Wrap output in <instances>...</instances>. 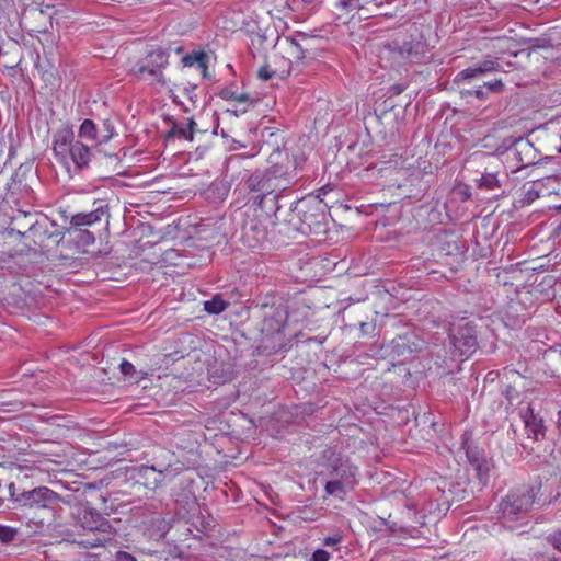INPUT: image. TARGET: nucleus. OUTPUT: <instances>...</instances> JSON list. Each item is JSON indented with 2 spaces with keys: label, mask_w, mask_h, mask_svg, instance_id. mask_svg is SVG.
I'll return each mask as SVG.
<instances>
[{
  "label": "nucleus",
  "mask_w": 561,
  "mask_h": 561,
  "mask_svg": "<svg viewBox=\"0 0 561 561\" xmlns=\"http://www.w3.org/2000/svg\"><path fill=\"white\" fill-rule=\"evenodd\" d=\"M72 518L76 526L83 530L96 534L94 538L81 539L77 543L83 548H98L106 542L105 536L113 535L114 529L110 520H107L96 508L88 504H80L75 507Z\"/></svg>",
  "instance_id": "obj_3"
},
{
  "label": "nucleus",
  "mask_w": 561,
  "mask_h": 561,
  "mask_svg": "<svg viewBox=\"0 0 561 561\" xmlns=\"http://www.w3.org/2000/svg\"><path fill=\"white\" fill-rule=\"evenodd\" d=\"M81 232V240L84 244H93L95 241V238L92 232L85 229L79 230Z\"/></svg>",
  "instance_id": "obj_36"
},
{
  "label": "nucleus",
  "mask_w": 561,
  "mask_h": 561,
  "mask_svg": "<svg viewBox=\"0 0 561 561\" xmlns=\"http://www.w3.org/2000/svg\"><path fill=\"white\" fill-rule=\"evenodd\" d=\"M274 75H275V71L268 65H263L262 67H260L259 71H257L259 78L264 81L272 79L274 77Z\"/></svg>",
  "instance_id": "obj_32"
},
{
  "label": "nucleus",
  "mask_w": 561,
  "mask_h": 561,
  "mask_svg": "<svg viewBox=\"0 0 561 561\" xmlns=\"http://www.w3.org/2000/svg\"><path fill=\"white\" fill-rule=\"evenodd\" d=\"M427 53L428 45L421 34L401 45L397 42L387 44L381 51L382 55L393 59L397 65L422 62L426 59Z\"/></svg>",
  "instance_id": "obj_4"
},
{
  "label": "nucleus",
  "mask_w": 561,
  "mask_h": 561,
  "mask_svg": "<svg viewBox=\"0 0 561 561\" xmlns=\"http://www.w3.org/2000/svg\"><path fill=\"white\" fill-rule=\"evenodd\" d=\"M184 95L187 98V100L191 103V107L190 106H185L184 111L185 112H190L192 108H196L197 102H198V98H197V94H196V85L185 87L184 88Z\"/></svg>",
  "instance_id": "obj_29"
},
{
  "label": "nucleus",
  "mask_w": 561,
  "mask_h": 561,
  "mask_svg": "<svg viewBox=\"0 0 561 561\" xmlns=\"http://www.w3.org/2000/svg\"><path fill=\"white\" fill-rule=\"evenodd\" d=\"M274 194H279L286 191L291 182L289 178L288 168L283 164L275 163L264 171Z\"/></svg>",
  "instance_id": "obj_13"
},
{
  "label": "nucleus",
  "mask_w": 561,
  "mask_h": 561,
  "mask_svg": "<svg viewBox=\"0 0 561 561\" xmlns=\"http://www.w3.org/2000/svg\"><path fill=\"white\" fill-rule=\"evenodd\" d=\"M324 30H314L312 33L297 32L294 36L287 37L286 41L289 43L290 55L298 60H302L307 57L311 49L310 42L317 38H324L329 32Z\"/></svg>",
  "instance_id": "obj_12"
},
{
  "label": "nucleus",
  "mask_w": 561,
  "mask_h": 561,
  "mask_svg": "<svg viewBox=\"0 0 561 561\" xmlns=\"http://www.w3.org/2000/svg\"><path fill=\"white\" fill-rule=\"evenodd\" d=\"M119 369L124 376L130 377L135 382H139L144 378L142 373H138L135 366L126 359L122 360Z\"/></svg>",
  "instance_id": "obj_27"
},
{
  "label": "nucleus",
  "mask_w": 561,
  "mask_h": 561,
  "mask_svg": "<svg viewBox=\"0 0 561 561\" xmlns=\"http://www.w3.org/2000/svg\"><path fill=\"white\" fill-rule=\"evenodd\" d=\"M367 0H337L335 8L344 13H354L364 9Z\"/></svg>",
  "instance_id": "obj_24"
},
{
  "label": "nucleus",
  "mask_w": 561,
  "mask_h": 561,
  "mask_svg": "<svg viewBox=\"0 0 561 561\" xmlns=\"http://www.w3.org/2000/svg\"><path fill=\"white\" fill-rule=\"evenodd\" d=\"M548 542L551 543L556 549L561 548V530L554 531L547 538Z\"/></svg>",
  "instance_id": "obj_33"
},
{
  "label": "nucleus",
  "mask_w": 561,
  "mask_h": 561,
  "mask_svg": "<svg viewBox=\"0 0 561 561\" xmlns=\"http://www.w3.org/2000/svg\"><path fill=\"white\" fill-rule=\"evenodd\" d=\"M229 307L221 294H216L210 300L204 302V310L209 314H220Z\"/></svg>",
  "instance_id": "obj_22"
},
{
  "label": "nucleus",
  "mask_w": 561,
  "mask_h": 561,
  "mask_svg": "<svg viewBox=\"0 0 561 561\" xmlns=\"http://www.w3.org/2000/svg\"><path fill=\"white\" fill-rule=\"evenodd\" d=\"M115 561H136V558L127 551H117Z\"/></svg>",
  "instance_id": "obj_38"
},
{
  "label": "nucleus",
  "mask_w": 561,
  "mask_h": 561,
  "mask_svg": "<svg viewBox=\"0 0 561 561\" xmlns=\"http://www.w3.org/2000/svg\"><path fill=\"white\" fill-rule=\"evenodd\" d=\"M79 137L87 140H98L96 125L92 119H84L79 127Z\"/></svg>",
  "instance_id": "obj_26"
},
{
  "label": "nucleus",
  "mask_w": 561,
  "mask_h": 561,
  "mask_svg": "<svg viewBox=\"0 0 561 561\" xmlns=\"http://www.w3.org/2000/svg\"><path fill=\"white\" fill-rule=\"evenodd\" d=\"M505 66L511 67V61H504L500 57H486L479 64L459 71L455 77V83L465 84L494 71H506Z\"/></svg>",
  "instance_id": "obj_10"
},
{
  "label": "nucleus",
  "mask_w": 561,
  "mask_h": 561,
  "mask_svg": "<svg viewBox=\"0 0 561 561\" xmlns=\"http://www.w3.org/2000/svg\"><path fill=\"white\" fill-rule=\"evenodd\" d=\"M477 186L481 190L493 191L501 187V181L497 178V172L485 171L481 178L477 180Z\"/></svg>",
  "instance_id": "obj_21"
},
{
  "label": "nucleus",
  "mask_w": 561,
  "mask_h": 561,
  "mask_svg": "<svg viewBox=\"0 0 561 561\" xmlns=\"http://www.w3.org/2000/svg\"><path fill=\"white\" fill-rule=\"evenodd\" d=\"M196 126L195 121L191 118H186L184 122L173 123V126L170 130L171 136H176L181 139L193 140V133Z\"/></svg>",
  "instance_id": "obj_19"
},
{
  "label": "nucleus",
  "mask_w": 561,
  "mask_h": 561,
  "mask_svg": "<svg viewBox=\"0 0 561 561\" xmlns=\"http://www.w3.org/2000/svg\"><path fill=\"white\" fill-rule=\"evenodd\" d=\"M245 187L251 192H260L261 195L256 198L259 207L267 214H273L277 220L279 219V194L273 193V187H271L264 171H255L250 174L245 180Z\"/></svg>",
  "instance_id": "obj_5"
},
{
  "label": "nucleus",
  "mask_w": 561,
  "mask_h": 561,
  "mask_svg": "<svg viewBox=\"0 0 561 561\" xmlns=\"http://www.w3.org/2000/svg\"><path fill=\"white\" fill-rule=\"evenodd\" d=\"M473 91H474V89H467V90L463 89V90L460 91V94H461L462 98L469 99L471 96H474V92Z\"/></svg>",
  "instance_id": "obj_40"
},
{
  "label": "nucleus",
  "mask_w": 561,
  "mask_h": 561,
  "mask_svg": "<svg viewBox=\"0 0 561 561\" xmlns=\"http://www.w3.org/2000/svg\"><path fill=\"white\" fill-rule=\"evenodd\" d=\"M24 495L32 505L37 506H45L46 503H50L54 500L57 502L59 500V495L56 492L45 486L36 488Z\"/></svg>",
  "instance_id": "obj_18"
},
{
  "label": "nucleus",
  "mask_w": 561,
  "mask_h": 561,
  "mask_svg": "<svg viewBox=\"0 0 561 561\" xmlns=\"http://www.w3.org/2000/svg\"><path fill=\"white\" fill-rule=\"evenodd\" d=\"M37 230H38L37 222H33V224H31L27 231H24V232L16 231V234H19L20 237H27L28 234L35 233Z\"/></svg>",
  "instance_id": "obj_39"
},
{
  "label": "nucleus",
  "mask_w": 561,
  "mask_h": 561,
  "mask_svg": "<svg viewBox=\"0 0 561 561\" xmlns=\"http://www.w3.org/2000/svg\"><path fill=\"white\" fill-rule=\"evenodd\" d=\"M522 419L525 425V430L527 432V436L533 438L534 440H538L540 437L545 435V426L543 420L539 415L534 413L531 407H527L526 410H523Z\"/></svg>",
  "instance_id": "obj_15"
},
{
  "label": "nucleus",
  "mask_w": 561,
  "mask_h": 561,
  "mask_svg": "<svg viewBox=\"0 0 561 561\" xmlns=\"http://www.w3.org/2000/svg\"><path fill=\"white\" fill-rule=\"evenodd\" d=\"M322 1L323 0H300L304 8H307L311 11L317 10L321 5Z\"/></svg>",
  "instance_id": "obj_35"
},
{
  "label": "nucleus",
  "mask_w": 561,
  "mask_h": 561,
  "mask_svg": "<svg viewBox=\"0 0 561 561\" xmlns=\"http://www.w3.org/2000/svg\"><path fill=\"white\" fill-rule=\"evenodd\" d=\"M329 553L323 549H317L311 557V561H328Z\"/></svg>",
  "instance_id": "obj_34"
},
{
  "label": "nucleus",
  "mask_w": 561,
  "mask_h": 561,
  "mask_svg": "<svg viewBox=\"0 0 561 561\" xmlns=\"http://www.w3.org/2000/svg\"><path fill=\"white\" fill-rule=\"evenodd\" d=\"M218 96L226 101H236L239 103H245L249 101V94L244 92H238L233 87H225L218 92Z\"/></svg>",
  "instance_id": "obj_25"
},
{
  "label": "nucleus",
  "mask_w": 561,
  "mask_h": 561,
  "mask_svg": "<svg viewBox=\"0 0 561 561\" xmlns=\"http://www.w3.org/2000/svg\"><path fill=\"white\" fill-rule=\"evenodd\" d=\"M557 424L558 427L561 430V410L557 414Z\"/></svg>",
  "instance_id": "obj_42"
},
{
  "label": "nucleus",
  "mask_w": 561,
  "mask_h": 561,
  "mask_svg": "<svg viewBox=\"0 0 561 561\" xmlns=\"http://www.w3.org/2000/svg\"><path fill=\"white\" fill-rule=\"evenodd\" d=\"M536 491L534 488H520L511 491L501 502L500 510L503 517L514 520L527 514L534 506Z\"/></svg>",
  "instance_id": "obj_6"
},
{
  "label": "nucleus",
  "mask_w": 561,
  "mask_h": 561,
  "mask_svg": "<svg viewBox=\"0 0 561 561\" xmlns=\"http://www.w3.org/2000/svg\"><path fill=\"white\" fill-rule=\"evenodd\" d=\"M104 216L108 217L107 208L103 205H99L95 209L89 213H78L73 215L71 217L70 225L71 228L81 230L84 226H92L100 222Z\"/></svg>",
  "instance_id": "obj_16"
},
{
  "label": "nucleus",
  "mask_w": 561,
  "mask_h": 561,
  "mask_svg": "<svg viewBox=\"0 0 561 561\" xmlns=\"http://www.w3.org/2000/svg\"><path fill=\"white\" fill-rule=\"evenodd\" d=\"M319 479L323 483V499L345 501L359 483V468L347 457L339 453L324 454Z\"/></svg>",
  "instance_id": "obj_1"
},
{
  "label": "nucleus",
  "mask_w": 561,
  "mask_h": 561,
  "mask_svg": "<svg viewBox=\"0 0 561 561\" xmlns=\"http://www.w3.org/2000/svg\"><path fill=\"white\" fill-rule=\"evenodd\" d=\"M514 45L513 41L511 38H496L493 43V48L497 49L502 54H508L511 56L517 57L518 51L512 50L511 46Z\"/></svg>",
  "instance_id": "obj_28"
},
{
  "label": "nucleus",
  "mask_w": 561,
  "mask_h": 561,
  "mask_svg": "<svg viewBox=\"0 0 561 561\" xmlns=\"http://www.w3.org/2000/svg\"><path fill=\"white\" fill-rule=\"evenodd\" d=\"M137 481L150 490H156L163 483V471L157 470L153 466H141L137 470Z\"/></svg>",
  "instance_id": "obj_17"
},
{
  "label": "nucleus",
  "mask_w": 561,
  "mask_h": 561,
  "mask_svg": "<svg viewBox=\"0 0 561 561\" xmlns=\"http://www.w3.org/2000/svg\"><path fill=\"white\" fill-rule=\"evenodd\" d=\"M53 152L68 172L88 168L92 156L90 147L75 138L73 129L69 125L62 126L54 134Z\"/></svg>",
  "instance_id": "obj_2"
},
{
  "label": "nucleus",
  "mask_w": 561,
  "mask_h": 561,
  "mask_svg": "<svg viewBox=\"0 0 561 561\" xmlns=\"http://www.w3.org/2000/svg\"><path fill=\"white\" fill-rule=\"evenodd\" d=\"M450 343L454 347L455 355L471 356L478 346L474 328L469 323L453 327L449 330Z\"/></svg>",
  "instance_id": "obj_9"
},
{
  "label": "nucleus",
  "mask_w": 561,
  "mask_h": 561,
  "mask_svg": "<svg viewBox=\"0 0 561 561\" xmlns=\"http://www.w3.org/2000/svg\"><path fill=\"white\" fill-rule=\"evenodd\" d=\"M169 55L162 48H154L139 62L135 73L139 79L151 84L164 85L163 68L168 65Z\"/></svg>",
  "instance_id": "obj_7"
},
{
  "label": "nucleus",
  "mask_w": 561,
  "mask_h": 561,
  "mask_svg": "<svg viewBox=\"0 0 561 561\" xmlns=\"http://www.w3.org/2000/svg\"><path fill=\"white\" fill-rule=\"evenodd\" d=\"M527 194H528L529 196H538V193H536V192H535V193H533V191H531V190H529V191L527 192Z\"/></svg>",
  "instance_id": "obj_44"
},
{
  "label": "nucleus",
  "mask_w": 561,
  "mask_h": 561,
  "mask_svg": "<svg viewBox=\"0 0 561 561\" xmlns=\"http://www.w3.org/2000/svg\"><path fill=\"white\" fill-rule=\"evenodd\" d=\"M103 128L104 134L102 135V138L99 140L100 144L107 142L115 135V127L110 121L104 122Z\"/></svg>",
  "instance_id": "obj_31"
},
{
  "label": "nucleus",
  "mask_w": 561,
  "mask_h": 561,
  "mask_svg": "<svg viewBox=\"0 0 561 561\" xmlns=\"http://www.w3.org/2000/svg\"><path fill=\"white\" fill-rule=\"evenodd\" d=\"M16 536V530L10 526L0 525V540L1 542H10Z\"/></svg>",
  "instance_id": "obj_30"
},
{
  "label": "nucleus",
  "mask_w": 561,
  "mask_h": 561,
  "mask_svg": "<svg viewBox=\"0 0 561 561\" xmlns=\"http://www.w3.org/2000/svg\"><path fill=\"white\" fill-rule=\"evenodd\" d=\"M527 194H528L529 196H538V193H536V192H535V193H533V191H531V190H529V191L527 192Z\"/></svg>",
  "instance_id": "obj_43"
},
{
  "label": "nucleus",
  "mask_w": 561,
  "mask_h": 561,
  "mask_svg": "<svg viewBox=\"0 0 561 561\" xmlns=\"http://www.w3.org/2000/svg\"><path fill=\"white\" fill-rule=\"evenodd\" d=\"M19 215H20V216H23V217H27V216H28V213L20 210V211H19Z\"/></svg>",
  "instance_id": "obj_46"
},
{
  "label": "nucleus",
  "mask_w": 561,
  "mask_h": 561,
  "mask_svg": "<svg viewBox=\"0 0 561 561\" xmlns=\"http://www.w3.org/2000/svg\"><path fill=\"white\" fill-rule=\"evenodd\" d=\"M255 308H260L264 318V330L268 333L280 332L288 319L286 307L278 302L274 297H266L261 304H256Z\"/></svg>",
  "instance_id": "obj_8"
},
{
  "label": "nucleus",
  "mask_w": 561,
  "mask_h": 561,
  "mask_svg": "<svg viewBox=\"0 0 561 561\" xmlns=\"http://www.w3.org/2000/svg\"><path fill=\"white\" fill-rule=\"evenodd\" d=\"M385 2H388V0H367V4H369V3H374V4H376L377 7L382 5Z\"/></svg>",
  "instance_id": "obj_41"
},
{
  "label": "nucleus",
  "mask_w": 561,
  "mask_h": 561,
  "mask_svg": "<svg viewBox=\"0 0 561 561\" xmlns=\"http://www.w3.org/2000/svg\"><path fill=\"white\" fill-rule=\"evenodd\" d=\"M504 90V83L502 80H495L492 82H485L483 85H479L474 89V98L479 100H485L490 94L501 93Z\"/></svg>",
  "instance_id": "obj_20"
},
{
  "label": "nucleus",
  "mask_w": 561,
  "mask_h": 561,
  "mask_svg": "<svg viewBox=\"0 0 561 561\" xmlns=\"http://www.w3.org/2000/svg\"><path fill=\"white\" fill-rule=\"evenodd\" d=\"M298 213L301 216V222L304 234H308L319 229L324 219V211L321 208L320 202L314 199H299L298 201Z\"/></svg>",
  "instance_id": "obj_11"
},
{
  "label": "nucleus",
  "mask_w": 561,
  "mask_h": 561,
  "mask_svg": "<svg viewBox=\"0 0 561 561\" xmlns=\"http://www.w3.org/2000/svg\"><path fill=\"white\" fill-rule=\"evenodd\" d=\"M242 239L249 248H256L266 239V229L255 220H247L242 226Z\"/></svg>",
  "instance_id": "obj_14"
},
{
  "label": "nucleus",
  "mask_w": 561,
  "mask_h": 561,
  "mask_svg": "<svg viewBox=\"0 0 561 561\" xmlns=\"http://www.w3.org/2000/svg\"><path fill=\"white\" fill-rule=\"evenodd\" d=\"M284 220L289 225L291 230L304 234L305 227H302L301 216L298 213V201L290 206Z\"/></svg>",
  "instance_id": "obj_23"
},
{
  "label": "nucleus",
  "mask_w": 561,
  "mask_h": 561,
  "mask_svg": "<svg viewBox=\"0 0 561 561\" xmlns=\"http://www.w3.org/2000/svg\"><path fill=\"white\" fill-rule=\"evenodd\" d=\"M341 541H342V536L336 534V535L324 538L323 543H324V546H328V547H334V546L339 545Z\"/></svg>",
  "instance_id": "obj_37"
},
{
  "label": "nucleus",
  "mask_w": 561,
  "mask_h": 561,
  "mask_svg": "<svg viewBox=\"0 0 561 561\" xmlns=\"http://www.w3.org/2000/svg\"><path fill=\"white\" fill-rule=\"evenodd\" d=\"M527 194H528L529 196H538V193H536V192H535V193H533V191H531V190H529V191L527 192Z\"/></svg>",
  "instance_id": "obj_45"
}]
</instances>
